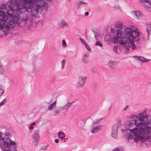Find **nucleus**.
Segmentation results:
<instances>
[{
	"instance_id": "obj_48",
	"label": "nucleus",
	"mask_w": 151,
	"mask_h": 151,
	"mask_svg": "<svg viewBox=\"0 0 151 151\" xmlns=\"http://www.w3.org/2000/svg\"><path fill=\"white\" fill-rule=\"evenodd\" d=\"M85 14L86 15H88L89 13L88 12H86L85 13Z\"/></svg>"
},
{
	"instance_id": "obj_19",
	"label": "nucleus",
	"mask_w": 151,
	"mask_h": 151,
	"mask_svg": "<svg viewBox=\"0 0 151 151\" xmlns=\"http://www.w3.org/2000/svg\"><path fill=\"white\" fill-rule=\"evenodd\" d=\"M57 101H55L52 103L50 104L48 107V109L49 111H51L56 108Z\"/></svg>"
},
{
	"instance_id": "obj_20",
	"label": "nucleus",
	"mask_w": 151,
	"mask_h": 151,
	"mask_svg": "<svg viewBox=\"0 0 151 151\" xmlns=\"http://www.w3.org/2000/svg\"><path fill=\"white\" fill-rule=\"evenodd\" d=\"M88 54L87 53L84 54L82 58V62L85 64L87 63L88 62Z\"/></svg>"
},
{
	"instance_id": "obj_39",
	"label": "nucleus",
	"mask_w": 151,
	"mask_h": 151,
	"mask_svg": "<svg viewBox=\"0 0 151 151\" xmlns=\"http://www.w3.org/2000/svg\"><path fill=\"white\" fill-rule=\"evenodd\" d=\"M27 1L28 3H34L36 1V0H26V1Z\"/></svg>"
},
{
	"instance_id": "obj_30",
	"label": "nucleus",
	"mask_w": 151,
	"mask_h": 151,
	"mask_svg": "<svg viewBox=\"0 0 151 151\" xmlns=\"http://www.w3.org/2000/svg\"><path fill=\"white\" fill-rule=\"evenodd\" d=\"M8 6V5L6 4H4L2 5L1 8L2 9H4L6 11Z\"/></svg>"
},
{
	"instance_id": "obj_3",
	"label": "nucleus",
	"mask_w": 151,
	"mask_h": 151,
	"mask_svg": "<svg viewBox=\"0 0 151 151\" xmlns=\"http://www.w3.org/2000/svg\"><path fill=\"white\" fill-rule=\"evenodd\" d=\"M9 137L0 132V145L3 144V151H11L9 149L10 147L16 145L15 141L9 139Z\"/></svg>"
},
{
	"instance_id": "obj_34",
	"label": "nucleus",
	"mask_w": 151,
	"mask_h": 151,
	"mask_svg": "<svg viewBox=\"0 0 151 151\" xmlns=\"http://www.w3.org/2000/svg\"><path fill=\"white\" fill-rule=\"evenodd\" d=\"M118 46L117 45H115L114 46V47H113V50H114V51L115 53H118Z\"/></svg>"
},
{
	"instance_id": "obj_18",
	"label": "nucleus",
	"mask_w": 151,
	"mask_h": 151,
	"mask_svg": "<svg viewBox=\"0 0 151 151\" xmlns=\"http://www.w3.org/2000/svg\"><path fill=\"white\" fill-rule=\"evenodd\" d=\"M58 24L59 25L62 27H68V24L63 19H61L59 21Z\"/></svg>"
},
{
	"instance_id": "obj_23",
	"label": "nucleus",
	"mask_w": 151,
	"mask_h": 151,
	"mask_svg": "<svg viewBox=\"0 0 151 151\" xmlns=\"http://www.w3.org/2000/svg\"><path fill=\"white\" fill-rule=\"evenodd\" d=\"M118 64L117 62H115L112 61H110L108 62V65L110 68H113L115 67Z\"/></svg>"
},
{
	"instance_id": "obj_6",
	"label": "nucleus",
	"mask_w": 151,
	"mask_h": 151,
	"mask_svg": "<svg viewBox=\"0 0 151 151\" xmlns=\"http://www.w3.org/2000/svg\"><path fill=\"white\" fill-rule=\"evenodd\" d=\"M22 0H16L14 1H12V3L15 2V4L17 5V9H15V7H14L13 8V9L14 10L15 9L16 10L17 12V13H16L15 16L16 17H18L19 19L21 20H24V21H27L28 19V16L27 14L25 12H27L26 11H25L24 10L22 9H18V6L20 5V4H22L21 3V1Z\"/></svg>"
},
{
	"instance_id": "obj_47",
	"label": "nucleus",
	"mask_w": 151,
	"mask_h": 151,
	"mask_svg": "<svg viewBox=\"0 0 151 151\" xmlns=\"http://www.w3.org/2000/svg\"><path fill=\"white\" fill-rule=\"evenodd\" d=\"M35 122H33L30 125H31V126H33L34 125H35Z\"/></svg>"
},
{
	"instance_id": "obj_9",
	"label": "nucleus",
	"mask_w": 151,
	"mask_h": 151,
	"mask_svg": "<svg viewBox=\"0 0 151 151\" xmlns=\"http://www.w3.org/2000/svg\"><path fill=\"white\" fill-rule=\"evenodd\" d=\"M32 142L33 145L37 146L39 144L40 139L39 132L38 130H35L31 135Z\"/></svg>"
},
{
	"instance_id": "obj_1",
	"label": "nucleus",
	"mask_w": 151,
	"mask_h": 151,
	"mask_svg": "<svg viewBox=\"0 0 151 151\" xmlns=\"http://www.w3.org/2000/svg\"><path fill=\"white\" fill-rule=\"evenodd\" d=\"M142 128L141 130L138 132L137 129L134 128L131 130V133L127 138L133 139L134 137L135 142H137L140 140L141 142H144L147 141L149 143L151 142V125L150 127L148 126L149 122L143 119Z\"/></svg>"
},
{
	"instance_id": "obj_50",
	"label": "nucleus",
	"mask_w": 151,
	"mask_h": 151,
	"mask_svg": "<svg viewBox=\"0 0 151 151\" xmlns=\"http://www.w3.org/2000/svg\"><path fill=\"white\" fill-rule=\"evenodd\" d=\"M150 86H151V83H150Z\"/></svg>"
},
{
	"instance_id": "obj_42",
	"label": "nucleus",
	"mask_w": 151,
	"mask_h": 151,
	"mask_svg": "<svg viewBox=\"0 0 151 151\" xmlns=\"http://www.w3.org/2000/svg\"><path fill=\"white\" fill-rule=\"evenodd\" d=\"M47 147H48V145H45V146L43 147H42V149L43 150H46V149H47Z\"/></svg>"
},
{
	"instance_id": "obj_12",
	"label": "nucleus",
	"mask_w": 151,
	"mask_h": 151,
	"mask_svg": "<svg viewBox=\"0 0 151 151\" xmlns=\"http://www.w3.org/2000/svg\"><path fill=\"white\" fill-rule=\"evenodd\" d=\"M8 17L6 14L5 12L2 10H0V29L4 28V22L8 19Z\"/></svg>"
},
{
	"instance_id": "obj_41",
	"label": "nucleus",
	"mask_w": 151,
	"mask_h": 151,
	"mask_svg": "<svg viewBox=\"0 0 151 151\" xmlns=\"http://www.w3.org/2000/svg\"><path fill=\"white\" fill-rule=\"evenodd\" d=\"M100 120L99 119H98L96 120L95 121H94L93 122V124H96L97 123H98L99 122Z\"/></svg>"
},
{
	"instance_id": "obj_22",
	"label": "nucleus",
	"mask_w": 151,
	"mask_h": 151,
	"mask_svg": "<svg viewBox=\"0 0 151 151\" xmlns=\"http://www.w3.org/2000/svg\"><path fill=\"white\" fill-rule=\"evenodd\" d=\"M136 58L137 60L143 63L149 62L150 60V59H145L144 58L142 57L137 56L136 57Z\"/></svg>"
},
{
	"instance_id": "obj_35",
	"label": "nucleus",
	"mask_w": 151,
	"mask_h": 151,
	"mask_svg": "<svg viewBox=\"0 0 151 151\" xmlns=\"http://www.w3.org/2000/svg\"><path fill=\"white\" fill-rule=\"evenodd\" d=\"M84 45L85 46L86 48L88 50L90 51H91V49L90 47H89L87 43Z\"/></svg>"
},
{
	"instance_id": "obj_16",
	"label": "nucleus",
	"mask_w": 151,
	"mask_h": 151,
	"mask_svg": "<svg viewBox=\"0 0 151 151\" xmlns=\"http://www.w3.org/2000/svg\"><path fill=\"white\" fill-rule=\"evenodd\" d=\"M36 65L35 63H33L30 66L29 71V74L31 75H34L36 73Z\"/></svg>"
},
{
	"instance_id": "obj_5",
	"label": "nucleus",
	"mask_w": 151,
	"mask_h": 151,
	"mask_svg": "<svg viewBox=\"0 0 151 151\" xmlns=\"http://www.w3.org/2000/svg\"><path fill=\"white\" fill-rule=\"evenodd\" d=\"M123 33L125 35L130 39L131 40H134L137 41L139 40V32L137 28H136L134 30L129 28H126L124 30Z\"/></svg>"
},
{
	"instance_id": "obj_46",
	"label": "nucleus",
	"mask_w": 151,
	"mask_h": 151,
	"mask_svg": "<svg viewBox=\"0 0 151 151\" xmlns=\"http://www.w3.org/2000/svg\"><path fill=\"white\" fill-rule=\"evenodd\" d=\"M59 140L58 139H55V142L56 143H58L59 142Z\"/></svg>"
},
{
	"instance_id": "obj_43",
	"label": "nucleus",
	"mask_w": 151,
	"mask_h": 151,
	"mask_svg": "<svg viewBox=\"0 0 151 151\" xmlns=\"http://www.w3.org/2000/svg\"><path fill=\"white\" fill-rule=\"evenodd\" d=\"M94 35H95V38L96 39V40H97V37L99 35L97 33H95Z\"/></svg>"
},
{
	"instance_id": "obj_10",
	"label": "nucleus",
	"mask_w": 151,
	"mask_h": 151,
	"mask_svg": "<svg viewBox=\"0 0 151 151\" xmlns=\"http://www.w3.org/2000/svg\"><path fill=\"white\" fill-rule=\"evenodd\" d=\"M87 79V77L83 75H79L78 76L77 82L75 85L76 87L82 88L84 85Z\"/></svg>"
},
{
	"instance_id": "obj_36",
	"label": "nucleus",
	"mask_w": 151,
	"mask_h": 151,
	"mask_svg": "<svg viewBox=\"0 0 151 151\" xmlns=\"http://www.w3.org/2000/svg\"><path fill=\"white\" fill-rule=\"evenodd\" d=\"M4 91L2 88V87L0 86V96H1L4 93Z\"/></svg>"
},
{
	"instance_id": "obj_24",
	"label": "nucleus",
	"mask_w": 151,
	"mask_h": 151,
	"mask_svg": "<svg viewBox=\"0 0 151 151\" xmlns=\"http://www.w3.org/2000/svg\"><path fill=\"white\" fill-rule=\"evenodd\" d=\"M87 3L86 2L81 1L77 2L76 3V6L77 8H78L81 6L85 5Z\"/></svg>"
},
{
	"instance_id": "obj_45",
	"label": "nucleus",
	"mask_w": 151,
	"mask_h": 151,
	"mask_svg": "<svg viewBox=\"0 0 151 151\" xmlns=\"http://www.w3.org/2000/svg\"><path fill=\"white\" fill-rule=\"evenodd\" d=\"M128 107V105L126 106H125V107L123 109V110L124 111H125L127 109V108Z\"/></svg>"
},
{
	"instance_id": "obj_2",
	"label": "nucleus",
	"mask_w": 151,
	"mask_h": 151,
	"mask_svg": "<svg viewBox=\"0 0 151 151\" xmlns=\"http://www.w3.org/2000/svg\"><path fill=\"white\" fill-rule=\"evenodd\" d=\"M147 117L146 111H144L139 113L137 115H133L132 116V117L134 119L126 122L125 124V127L126 129H129L130 128H134V129L130 130V132L126 135V139L128 140L132 139L127 138V137H128L129 134L131 133V130L136 128L137 129V130L138 129H139V131L141 130L143 123L142 122L143 121L144 119Z\"/></svg>"
},
{
	"instance_id": "obj_21",
	"label": "nucleus",
	"mask_w": 151,
	"mask_h": 151,
	"mask_svg": "<svg viewBox=\"0 0 151 151\" xmlns=\"http://www.w3.org/2000/svg\"><path fill=\"white\" fill-rule=\"evenodd\" d=\"M112 40V38L111 35L108 34L106 35L104 38V41L107 44H109Z\"/></svg>"
},
{
	"instance_id": "obj_33",
	"label": "nucleus",
	"mask_w": 151,
	"mask_h": 151,
	"mask_svg": "<svg viewBox=\"0 0 151 151\" xmlns=\"http://www.w3.org/2000/svg\"><path fill=\"white\" fill-rule=\"evenodd\" d=\"M95 45L96 46H98L101 47L103 46V45L102 44V43H101L99 41H97V42L95 43Z\"/></svg>"
},
{
	"instance_id": "obj_29",
	"label": "nucleus",
	"mask_w": 151,
	"mask_h": 151,
	"mask_svg": "<svg viewBox=\"0 0 151 151\" xmlns=\"http://www.w3.org/2000/svg\"><path fill=\"white\" fill-rule=\"evenodd\" d=\"M116 123L114 124H116L118 125V128L121 125V120L120 119H117L116 121Z\"/></svg>"
},
{
	"instance_id": "obj_31",
	"label": "nucleus",
	"mask_w": 151,
	"mask_h": 151,
	"mask_svg": "<svg viewBox=\"0 0 151 151\" xmlns=\"http://www.w3.org/2000/svg\"><path fill=\"white\" fill-rule=\"evenodd\" d=\"M4 72V69L3 66L0 64V74H3Z\"/></svg>"
},
{
	"instance_id": "obj_49",
	"label": "nucleus",
	"mask_w": 151,
	"mask_h": 151,
	"mask_svg": "<svg viewBox=\"0 0 151 151\" xmlns=\"http://www.w3.org/2000/svg\"><path fill=\"white\" fill-rule=\"evenodd\" d=\"M39 23H42V22H40V21H39V22H38V24Z\"/></svg>"
},
{
	"instance_id": "obj_26",
	"label": "nucleus",
	"mask_w": 151,
	"mask_h": 151,
	"mask_svg": "<svg viewBox=\"0 0 151 151\" xmlns=\"http://www.w3.org/2000/svg\"><path fill=\"white\" fill-rule=\"evenodd\" d=\"M134 12L136 18L138 19H140L142 16V14L138 11H134Z\"/></svg>"
},
{
	"instance_id": "obj_4",
	"label": "nucleus",
	"mask_w": 151,
	"mask_h": 151,
	"mask_svg": "<svg viewBox=\"0 0 151 151\" xmlns=\"http://www.w3.org/2000/svg\"><path fill=\"white\" fill-rule=\"evenodd\" d=\"M22 4H20V5L18 6V10L19 9H22L26 11L27 12H31L32 15L35 16L38 13V9L40 8L37 5L33 4L32 7L31 6H27L26 4V0H22Z\"/></svg>"
},
{
	"instance_id": "obj_14",
	"label": "nucleus",
	"mask_w": 151,
	"mask_h": 151,
	"mask_svg": "<svg viewBox=\"0 0 151 151\" xmlns=\"http://www.w3.org/2000/svg\"><path fill=\"white\" fill-rule=\"evenodd\" d=\"M118 125L116 124H114L112 128V130L111 132V135L112 137L116 139L117 138V131Z\"/></svg>"
},
{
	"instance_id": "obj_15",
	"label": "nucleus",
	"mask_w": 151,
	"mask_h": 151,
	"mask_svg": "<svg viewBox=\"0 0 151 151\" xmlns=\"http://www.w3.org/2000/svg\"><path fill=\"white\" fill-rule=\"evenodd\" d=\"M102 128V126L101 125H98L93 127L91 130V132L93 134L97 133L100 131Z\"/></svg>"
},
{
	"instance_id": "obj_13",
	"label": "nucleus",
	"mask_w": 151,
	"mask_h": 151,
	"mask_svg": "<svg viewBox=\"0 0 151 151\" xmlns=\"http://www.w3.org/2000/svg\"><path fill=\"white\" fill-rule=\"evenodd\" d=\"M122 31L120 29H118L116 31V36H114L113 37L114 43L118 42L119 38L122 35Z\"/></svg>"
},
{
	"instance_id": "obj_7",
	"label": "nucleus",
	"mask_w": 151,
	"mask_h": 151,
	"mask_svg": "<svg viewBox=\"0 0 151 151\" xmlns=\"http://www.w3.org/2000/svg\"><path fill=\"white\" fill-rule=\"evenodd\" d=\"M18 21V17L16 16L9 19L8 22L4 23V28L2 29L5 35H7L10 28H13L16 26Z\"/></svg>"
},
{
	"instance_id": "obj_27",
	"label": "nucleus",
	"mask_w": 151,
	"mask_h": 151,
	"mask_svg": "<svg viewBox=\"0 0 151 151\" xmlns=\"http://www.w3.org/2000/svg\"><path fill=\"white\" fill-rule=\"evenodd\" d=\"M115 26L118 28L122 29L124 27V26L122 25V23L119 21L115 23Z\"/></svg>"
},
{
	"instance_id": "obj_25",
	"label": "nucleus",
	"mask_w": 151,
	"mask_h": 151,
	"mask_svg": "<svg viewBox=\"0 0 151 151\" xmlns=\"http://www.w3.org/2000/svg\"><path fill=\"white\" fill-rule=\"evenodd\" d=\"M37 4L40 8L41 7H44L45 6V2L42 0H38L37 1Z\"/></svg>"
},
{
	"instance_id": "obj_38",
	"label": "nucleus",
	"mask_w": 151,
	"mask_h": 151,
	"mask_svg": "<svg viewBox=\"0 0 151 151\" xmlns=\"http://www.w3.org/2000/svg\"><path fill=\"white\" fill-rule=\"evenodd\" d=\"M62 44L63 47H65L66 46V43L65 40H63Z\"/></svg>"
},
{
	"instance_id": "obj_40",
	"label": "nucleus",
	"mask_w": 151,
	"mask_h": 151,
	"mask_svg": "<svg viewBox=\"0 0 151 151\" xmlns=\"http://www.w3.org/2000/svg\"><path fill=\"white\" fill-rule=\"evenodd\" d=\"M142 2H146L150 4H151V0H142Z\"/></svg>"
},
{
	"instance_id": "obj_8",
	"label": "nucleus",
	"mask_w": 151,
	"mask_h": 151,
	"mask_svg": "<svg viewBox=\"0 0 151 151\" xmlns=\"http://www.w3.org/2000/svg\"><path fill=\"white\" fill-rule=\"evenodd\" d=\"M119 43L121 45H123L127 50H129L130 47L132 49H134L135 48L133 40H131L127 37H122L120 40Z\"/></svg>"
},
{
	"instance_id": "obj_11",
	"label": "nucleus",
	"mask_w": 151,
	"mask_h": 151,
	"mask_svg": "<svg viewBox=\"0 0 151 151\" xmlns=\"http://www.w3.org/2000/svg\"><path fill=\"white\" fill-rule=\"evenodd\" d=\"M73 102H68L63 106L58 107L55 109L54 111L55 114H58L61 111L67 110L69 109L72 106Z\"/></svg>"
},
{
	"instance_id": "obj_44",
	"label": "nucleus",
	"mask_w": 151,
	"mask_h": 151,
	"mask_svg": "<svg viewBox=\"0 0 151 151\" xmlns=\"http://www.w3.org/2000/svg\"><path fill=\"white\" fill-rule=\"evenodd\" d=\"M33 128L34 127L33 126H31V125H30L29 127V129L30 130H33Z\"/></svg>"
},
{
	"instance_id": "obj_37",
	"label": "nucleus",
	"mask_w": 151,
	"mask_h": 151,
	"mask_svg": "<svg viewBox=\"0 0 151 151\" xmlns=\"http://www.w3.org/2000/svg\"><path fill=\"white\" fill-rule=\"evenodd\" d=\"M79 40L81 42L83 45H85V44H86L87 43L84 40H83V39H82L81 38H79Z\"/></svg>"
},
{
	"instance_id": "obj_32",
	"label": "nucleus",
	"mask_w": 151,
	"mask_h": 151,
	"mask_svg": "<svg viewBox=\"0 0 151 151\" xmlns=\"http://www.w3.org/2000/svg\"><path fill=\"white\" fill-rule=\"evenodd\" d=\"M66 63L65 60V59L61 61V64H62V67H61V68L62 69H63L64 68L65 63Z\"/></svg>"
},
{
	"instance_id": "obj_17",
	"label": "nucleus",
	"mask_w": 151,
	"mask_h": 151,
	"mask_svg": "<svg viewBox=\"0 0 151 151\" xmlns=\"http://www.w3.org/2000/svg\"><path fill=\"white\" fill-rule=\"evenodd\" d=\"M146 29L148 36L151 35V23L148 22L146 25Z\"/></svg>"
},
{
	"instance_id": "obj_28",
	"label": "nucleus",
	"mask_w": 151,
	"mask_h": 151,
	"mask_svg": "<svg viewBox=\"0 0 151 151\" xmlns=\"http://www.w3.org/2000/svg\"><path fill=\"white\" fill-rule=\"evenodd\" d=\"M58 137L61 139H63L65 138V135L63 132H59L58 134Z\"/></svg>"
}]
</instances>
